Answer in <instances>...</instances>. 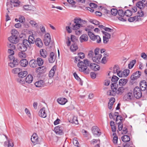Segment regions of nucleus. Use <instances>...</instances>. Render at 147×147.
Here are the masks:
<instances>
[{"instance_id":"f257e3e1","label":"nucleus","mask_w":147,"mask_h":147,"mask_svg":"<svg viewBox=\"0 0 147 147\" xmlns=\"http://www.w3.org/2000/svg\"><path fill=\"white\" fill-rule=\"evenodd\" d=\"M94 71H96L100 69L99 66L94 63H90V62L87 59L84 60L83 61L79 62L78 64V66L79 68L80 71L83 72L84 73L87 74H89L90 70L88 68V66Z\"/></svg>"},{"instance_id":"f03ea898","label":"nucleus","mask_w":147,"mask_h":147,"mask_svg":"<svg viewBox=\"0 0 147 147\" xmlns=\"http://www.w3.org/2000/svg\"><path fill=\"white\" fill-rule=\"evenodd\" d=\"M86 22V21L83 20L80 18H76L71 22L72 29L74 30L78 29L83 26L82 24H85Z\"/></svg>"},{"instance_id":"7ed1b4c3","label":"nucleus","mask_w":147,"mask_h":147,"mask_svg":"<svg viewBox=\"0 0 147 147\" xmlns=\"http://www.w3.org/2000/svg\"><path fill=\"white\" fill-rule=\"evenodd\" d=\"M31 47V45L26 39L24 40L22 43H20L18 45L19 50L22 51H26L28 47L30 48Z\"/></svg>"},{"instance_id":"20e7f679","label":"nucleus","mask_w":147,"mask_h":147,"mask_svg":"<svg viewBox=\"0 0 147 147\" xmlns=\"http://www.w3.org/2000/svg\"><path fill=\"white\" fill-rule=\"evenodd\" d=\"M142 91L138 86L136 87L134 89V97L137 98H139L142 96Z\"/></svg>"},{"instance_id":"39448f33","label":"nucleus","mask_w":147,"mask_h":147,"mask_svg":"<svg viewBox=\"0 0 147 147\" xmlns=\"http://www.w3.org/2000/svg\"><path fill=\"white\" fill-rule=\"evenodd\" d=\"M88 34L90 38L92 40H96V42L97 43H100L101 42V39L99 36H95L90 31L88 32Z\"/></svg>"},{"instance_id":"423d86ee","label":"nucleus","mask_w":147,"mask_h":147,"mask_svg":"<svg viewBox=\"0 0 147 147\" xmlns=\"http://www.w3.org/2000/svg\"><path fill=\"white\" fill-rule=\"evenodd\" d=\"M100 129L96 126H93L92 128V131L93 135L96 137H99L101 135Z\"/></svg>"},{"instance_id":"0eeeda50","label":"nucleus","mask_w":147,"mask_h":147,"mask_svg":"<svg viewBox=\"0 0 147 147\" xmlns=\"http://www.w3.org/2000/svg\"><path fill=\"white\" fill-rule=\"evenodd\" d=\"M134 98L132 93L129 92L125 94L123 97V100H124L129 101Z\"/></svg>"},{"instance_id":"6e6552de","label":"nucleus","mask_w":147,"mask_h":147,"mask_svg":"<svg viewBox=\"0 0 147 147\" xmlns=\"http://www.w3.org/2000/svg\"><path fill=\"white\" fill-rule=\"evenodd\" d=\"M9 40L11 43H16L18 41V39L17 36L15 35H12L8 38Z\"/></svg>"},{"instance_id":"1a4fd4ad","label":"nucleus","mask_w":147,"mask_h":147,"mask_svg":"<svg viewBox=\"0 0 147 147\" xmlns=\"http://www.w3.org/2000/svg\"><path fill=\"white\" fill-rule=\"evenodd\" d=\"M147 86V83L146 81L143 80L141 81L140 83V88L142 91H144L146 90Z\"/></svg>"},{"instance_id":"9d476101","label":"nucleus","mask_w":147,"mask_h":147,"mask_svg":"<svg viewBox=\"0 0 147 147\" xmlns=\"http://www.w3.org/2000/svg\"><path fill=\"white\" fill-rule=\"evenodd\" d=\"M63 127L62 126L58 125L55 127L54 129L57 134L62 135L63 133Z\"/></svg>"},{"instance_id":"9b49d317","label":"nucleus","mask_w":147,"mask_h":147,"mask_svg":"<svg viewBox=\"0 0 147 147\" xmlns=\"http://www.w3.org/2000/svg\"><path fill=\"white\" fill-rule=\"evenodd\" d=\"M141 72L139 71H136L131 76L130 78L132 80H134L140 77L141 75Z\"/></svg>"},{"instance_id":"f8f14e48","label":"nucleus","mask_w":147,"mask_h":147,"mask_svg":"<svg viewBox=\"0 0 147 147\" xmlns=\"http://www.w3.org/2000/svg\"><path fill=\"white\" fill-rule=\"evenodd\" d=\"M31 140L34 144H36L38 143V137L36 133H34L33 134L31 138Z\"/></svg>"},{"instance_id":"ddd939ff","label":"nucleus","mask_w":147,"mask_h":147,"mask_svg":"<svg viewBox=\"0 0 147 147\" xmlns=\"http://www.w3.org/2000/svg\"><path fill=\"white\" fill-rule=\"evenodd\" d=\"M117 13L120 16L118 18L119 20L122 21H125L126 20L123 18V16L125 15V12H123L122 9H119L117 11Z\"/></svg>"},{"instance_id":"4468645a","label":"nucleus","mask_w":147,"mask_h":147,"mask_svg":"<svg viewBox=\"0 0 147 147\" xmlns=\"http://www.w3.org/2000/svg\"><path fill=\"white\" fill-rule=\"evenodd\" d=\"M9 63V65L11 67L17 66L19 64V61L17 59H13V60Z\"/></svg>"},{"instance_id":"2eb2a0df","label":"nucleus","mask_w":147,"mask_h":147,"mask_svg":"<svg viewBox=\"0 0 147 147\" xmlns=\"http://www.w3.org/2000/svg\"><path fill=\"white\" fill-rule=\"evenodd\" d=\"M55 57L54 53L53 52H51L50 54L49 57L48 58L49 62L50 63H53L55 60Z\"/></svg>"},{"instance_id":"dca6fc26","label":"nucleus","mask_w":147,"mask_h":147,"mask_svg":"<svg viewBox=\"0 0 147 147\" xmlns=\"http://www.w3.org/2000/svg\"><path fill=\"white\" fill-rule=\"evenodd\" d=\"M102 56L101 55L99 54V55H98V56H95L94 57H93L92 58V59L94 62L96 63H98L100 62Z\"/></svg>"},{"instance_id":"f3484780","label":"nucleus","mask_w":147,"mask_h":147,"mask_svg":"<svg viewBox=\"0 0 147 147\" xmlns=\"http://www.w3.org/2000/svg\"><path fill=\"white\" fill-rule=\"evenodd\" d=\"M38 115L39 116L43 118H45L47 117L45 108H43L40 109L38 112Z\"/></svg>"},{"instance_id":"a211bd4d","label":"nucleus","mask_w":147,"mask_h":147,"mask_svg":"<svg viewBox=\"0 0 147 147\" xmlns=\"http://www.w3.org/2000/svg\"><path fill=\"white\" fill-rule=\"evenodd\" d=\"M57 101L59 104L61 105L65 104L67 101V99L64 98H59Z\"/></svg>"},{"instance_id":"6ab92c4d","label":"nucleus","mask_w":147,"mask_h":147,"mask_svg":"<svg viewBox=\"0 0 147 147\" xmlns=\"http://www.w3.org/2000/svg\"><path fill=\"white\" fill-rule=\"evenodd\" d=\"M35 42L36 46L39 47L41 48L43 46V43L40 38H37L36 39Z\"/></svg>"},{"instance_id":"aec40b11","label":"nucleus","mask_w":147,"mask_h":147,"mask_svg":"<svg viewBox=\"0 0 147 147\" xmlns=\"http://www.w3.org/2000/svg\"><path fill=\"white\" fill-rule=\"evenodd\" d=\"M45 85L44 82L42 80H40L36 82L35 83V85L37 87H43Z\"/></svg>"},{"instance_id":"412c9836","label":"nucleus","mask_w":147,"mask_h":147,"mask_svg":"<svg viewBox=\"0 0 147 147\" xmlns=\"http://www.w3.org/2000/svg\"><path fill=\"white\" fill-rule=\"evenodd\" d=\"M88 36L86 34L82 35L80 38V40L81 42H86L88 40Z\"/></svg>"},{"instance_id":"4be33fe9","label":"nucleus","mask_w":147,"mask_h":147,"mask_svg":"<svg viewBox=\"0 0 147 147\" xmlns=\"http://www.w3.org/2000/svg\"><path fill=\"white\" fill-rule=\"evenodd\" d=\"M29 65L30 67L32 68L36 67L37 65L36 60L32 59L30 60L29 62Z\"/></svg>"},{"instance_id":"5701e85b","label":"nucleus","mask_w":147,"mask_h":147,"mask_svg":"<svg viewBox=\"0 0 147 147\" xmlns=\"http://www.w3.org/2000/svg\"><path fill=\"white\" fill-rule=\"evenodd\" d=\"M33 80V77L31 75H28L25 79V81L28 84L31 83Z\"/></svg>"},{"instance_id":"b1692460","label":"nucleus","mask_w":147,"mask_h":147,"mask_svg":"<svg viewBox=\"0 0 147 147\" xmlns=\"http://www.w3.org/2000/svg\"><path fill=\"white\" fill-rule=\"evenodd\" d=\"M128 80L126 79H121L119 80V85L121 86H125Z\"/></svg>"},{"instance_id":"393cba45","label":"nucleus","mask_w":147,"mask_h":147,"mask_svg":"<svg viewBox=\"0 0 147 147\" xmlns=\"http://www.w3.org/2000/svg\"><path fill=\"white\" fill-rule=\"evenodd\" d=\"M28 74V72L26 71H22L21 70L20 72H19L18 74V76L19 78H23L25 77Z\"/></svg>"},{"instance_id":"a878e982","label":"nucleus","mask_w":147,"mask_h":147,"mask_svg":"<svg viewBox=\"0 0 147 147\" xmlns=\"http://www.w3.org/2000/svg\"><path fill=\"white\" fill-rule=\"evenodd\" d=\"M136 6L140 9H142L145 7L144 3L141 1H138L136 4Z\"/></svg>"},{"instance_id":"bb28decb","label":"nucleus","mask_w":147,"mask_h":147,"mask_svg":"<svg viewBox=\"0 0 147 147\" xmlns=\"http://www.w3.org/2000/svg\"><path fill=\"white\" fill-rule=\"evenodd\" d=\"M56 70V67L54 66L49 72V76L50 78H52L53 77Z\"/></svg>"},{"instance_id":"cd10ccee","label":"nucleus","mask_w":147,"mask_h":147,"mask_svg":"<svg viewBox=\"0 0 147 147\" xmlns=\"http://www.w3.org/2000/svg\"><path fill=\"white\" fill-rule=\"evenodd\" d=\"M20 65L24 67H26L28 64V61L26 59H22L20 61Z\"/></svg>"},{"instance_id":"c85d7f7f","label":"nucleus","mask_w":147,"mask_h":147,"mask_svg":"<svg viewBox=\"0 0 147 147\" xmlns=\"http://www.w3.org/2000/svg\"><path fill=\"white\" fill-rule=\"evenodd\" d=\"M78 49L77 45L76 43L72 44L71 46L70 49L72 52H74L76 51Z\"/></svg>"},{"instance_id":"c756f323","label":"nucleus","mask_w":147,"mask_h":147,"mask_svg":"<svg viewBox=\"0 0 147 147\" xmlns=\"http://www.w3.org/2000/svg\"><path fill=\"white\" fill-rule=\"evenodd\" d=\"M25 51H20L18 54V55L21 58H26L27 56L25 52Z\"/></svg>"},{"instance_id":"7c9ffc66","label":"nucleus","mask_w":147,"mask_h":147,"mask_svg":"<svg viewBox=\"0 0 147 147\" xmlns=\"http://www.w3.org/2000/svg\"><path fill=\"white\" fill-rule=\"evenodd\" d=\"M10 4L14 6H18L19 5L20 1L18 0H10Z\"/></svg>"},{"instance_id":"2f4dec72","label":"nucleus","mask_w":147,"mask_h":147,"mask_svg":"<svg viewBox=\"0 0 147 147\" xmlns=\"http://www.w3.org/2000/svg\"><path fill=\"white\" fill-rule=\"evenodd\" d=\"M110 125L111 127L112 131L113 132H115L116 131V126L115 124V122L111 121L110 122Z\"/></svg>"},{"instance_id":"473e14b6","label":"nucleus","mask_w":147,"mask_h":147,"mask_svg":"<svg viewBox=\"0 0 147 147\" xmlns=\"http://www.w3.org/2000/svg\"><path fill=\"white\" fill-rule=\"evenodd\" d=\"M121 139L124 142H128L130 140V138L129 136L127 135H124L121 137Z\"/></svg>"},{"instance_id":"72a5a7b5","label":"nucleus","mask_w":147,"mask_h":147,"mask_svg":"<svg viewBox=\"0 0 147 147\" xmlns=\"http://www.w3.org/2000/svg\"><path fill=\"white\" fill-rule=\"evenodd\" d=\"M116 85L117 82H114L112 84L111 86V90L114 93H115V94L116 93V91L117 88V87L116 86Z\"/></svg>"},{"instance_id":"f704fd0d","label":"nucleus","mask_w":147,"mask_h":147,"mask_svg":"<svg viewBox=\"0 0 147 147\" xmlns=\"http://www.w3.org/2000/svg\"><path fill=\"white\" fill-rule=\"evenodd\" d=\"M40 53L41 56L44 58H45L47 54V51L45 49H42L40 51Z\"/></svg>"},{"instance_id":"c9c22d12","label":"nucleus","mask_w":147,"mask_h":147,"mask_svg":"<svg viewBox=\"0 0 147 147\" xmlns=\"http://www.w3.org/2000/svg\"><path fill=\"white\" fill-rule=\"evenodd\" d=\"M28 41L30 45L31 44H33L35 42V41L34 40V38L33 36H29Z\"/></svg>"},{"instance_id":"e433bc0d","label":"nucleus","mask_w":147,"mask_h":147,"mask_svg":"<svg viewBox=\"0 0 147 147\" xmlns=\"http://www.w3.org/2000/svg\"><path fill=\"white\" fill-rule=\"evenodd\" d=\"M45 68L44 66L39 67L36 69V72L38 74L42 73L43 72V70Z\"/></svg>"},{"instance_id":"4c0bfd02","label":"nucleus","mask_w":147,"mask_h":147,"mask_svg":"<svg viewBox=\"0 0 147 147\" xmlns=\"http://www.w3.org/2000/svg\"><path fill=\"white\" fill-rule=\"evenodd\" d=\"M36 61L37 63V65H38L39 66L42 65L43 63V61L41 58L38 57L37 58Z\"/></svg>"},{"instance_id":"58836bf2","label":"nucleus","mask_w":147,"mask_h":147,"mask_svg":"<svg viewBox=\"0 0 147 147\" xmlns=\"http://www.w3.org/2000/svg\"><path fill=\"white\" fill-rule=\"evenodd\" d=\"M125 88H124L121 86L119 87L116 91V93L118 94H121L124 92Z\"/></svg>"},{"instance_id":"ea45409f","label":"nucleus","mask_w":147,"mask_h":147,"mask_svg":"<svg viewBox=\"0 0 147 147\" xmlns=\"http://www.w3.org/2000/svg\"><path fill=\"white\" fill-rule=\"evenodd\" d=\"M71 40L72 42L74 43H76L77 42H78V40L77 38L74 35H71Z\"/></svg>"},{"instance_id":"a19ab883","label":"nucleus","mask_w":147,"mask_h":147,"mask_svg":"<svg viewBox=\"0 0 147 147\" xmlns=\"http://www.w3.org/2000/svg\"><path fill=\"white\" fill-rule=\"evenodd\" d=\"M132 12L131 11L127 9L125 12V15L127 17H130L132 16Z\"/></svg>"},{"instance_id":"79ce46f5","label":"nucleus","mask_w":147,"mask_h":147,"mask_svg":"<svg viewBox=\"0 0 147 147\" xmlns=\"http://www.w3.org/2000/svg\"><path fill=\"white\" fill-rule=\"evenodd\" d=\"M73 143L77 147H79V144L77 140V139L76 138H74L72 141Z\"/></svg>"},{"instance_id":"37998d69","label":"nucleus","mask_w":147,"mask_h":147,"mask_svg":"<svg viewBox=\"0 0 147 147\" xmlns=\"http://www.w3.org/2000/svg\"><path fill=\"white\" fill-rule=\"evenodd\" d=\"M136 60H134L131 61L128 64V67L129 69L132 68L134 65L136 63Z\"/></svg>"},{"instance_id":"c03bdc74","label":"nucleus","mask_w":147,"mask_h":147,"mask_svg":"<svg viewBox=\"0 0 147 147\" xmlns=\"http://www.w3.org/2000/svg\"><path fill=\"white\" fill-rule=\"evenodd\" d=\"M113 135L114 136L113 139V142L114 144H117V143L118 137L116 135L115 133H114Z\"/></svg>"},{"instance_id":"a18cd8bd","label":"nucleus","mask_w":147,"mask_h":147,"mask_svg":"<svg viewBox=\"0 0 147 147\" xmlns=\"http://www.w3.org/2000/svg\"><path fill=\"white\" fill-rule=\"evenodd\" d=\"M29 23L32 26L35 28H36L38 26V24L33 20H30Z\"/></svg>"},{"instance_id":"49530a36","label":"nucleus","mask_w":147,"mask_h":147,"mask_svg":"<svg viewBox=\"0 0 147 147\" xmlns=\"http://www.w3.org/2000/svg\"><path fill=\"white\" fill-rule=\"evenodd\" d=\"M111 14L114 16H115L117 13L118 11L117 9L113 8L111 9Z\"/></svg>"},{"instance_id":"de8ad7c7","label":"nucleus","mask_w":147,"mask_h":147,"mask_svg":"<svg viewBox=\"0 0 147 147\" xmlns=\"http://www.w3.org/2000/svg\"><path fill=\"white\" fill-rule=\"evenodd\" d=\"M22 69H20V68H15L13 69L12 70V72L14 74H18L19 72H20Z\"/></svg>"},{"instance_id":"09e8293b","label":"nucleus","mask_w":147,"mask_h":147,"mask_svg":"<svg viewBox=\"0 0 147 147\" xmlns=\"http://www.w3.org/2000/svg\"><path fill=\"white\" fill-rule=\"evenodd\" d=\"M102 32L105 35V36H103L106 38H108L109 39H110L111 38V35L110 34L104 31H102Z\"/></svg>"},{"instance_id":"8fccbe9b","label":"nucleus","mask_w":147,"mask_h":147,"mask_svg":"<svg viewBox=\"0 0 147 147\" xmlns=\"http://www.w3.org/2000/svg\"><path fill=\"white\" fill-rule=\"evenodd\" d=\"M89 21L90 22H91L95 25H98L99 24V22L98 21H97V20H92V19H90L89 20Z\"/></svg>"},{"instance_id":"3c124183","label":"nucleus","mask_w":147,"mask_h":147,"mask_svg":"<svg viewBox=\"0 0 147 147\" xmlns=\"http://www.w3.org/2000/svg\"><path fill=\"white\" fill-rule=\"evenodd\" d=\"M118 125V128L119 131H121L123 128V124L122 122H119V123H116Z\"/></svg>"},{"instance_id":"603ef678","label":"nucleus","mask_w":147,"mask_h":147,"mask_svg":"<svg viewBox=\"0 0 147 147\" xmlns=\"http://www.w3.org/2000/svg\"><path fill=\"white\" fill-rule=\"evenodd\" d=\"M51 40V39L44 38V42L46 46L48 45L50 42Z\"/></svg>"},{"instance_id":"864d4df0","label":"nucleus","mask_w":147,"mask_h":147,"mask_svg":"<svg viewBox=\"0 0 147 147\" xmlns=\"http://www.w3.org/2000/svg\"><path fill=\"white\" fill-rule=\"evenodd\" d=\"M129 73V70L128 69L124 70L123 72V75L125 76H127Z\"/></svg>"},{"instance_id":"5fc2aeb1","label":"nucleus","mask_w":147,"mask_h":147,"mask_svg":"<svg viewBox=\"0 0 147 147\" xmlns=\"http://www.w3.org/2000/svg\"><path fill=\"white\" fill-rule=\"evenodd\" d=\"M13 43H11V44H8V46L9 49L11 50H15L16 49L15 46L13 45Z\"/></svg>"},{"instance_id":"6e6d98bb","label":"nucleus","mask_w":147,"mask_h":147,"mask_svg":"<svg viewBox=\"0 0 147 147\" xmlns=\"http://www.w3.org/2000/svg\"><path fill=\"white\" fill-rule=\"evenodd\" d=\"M119 79V78L117 76H113L112 78L111 81L112 82H117Z\"/></svg>"},{"instance_id":"4d7b16f0","label":"nucleus","mask_w":147,"mask_h":147,"mask_svg":"<svg viewBox=\"0 0 147 147\" xmlns=\"http://www.w3.org/2000/svg\"><path fill=\"white\" fill-rule=\"evenodd\" d=\"M74 76L75 78L78 81H80L81 83H82L81 80V79L79 77L77 74L75 72L74 73Z\"/></svg>"},{"instance_id":"13d9d810","label":"nucleus","mask_w":147,"mask_h":147,"mask_svg":"<svg viewBox=\"0 0 147 147\" xmlns=\"http://www.w3.org/2000/svg\"><path fill=\"white\" fill-rule=\"evenodd\" d=\"M123 130L122 131V134H125L127 132V129L126 127H124L123 128Z\"/></svg>"},{"instance_id":"bf43d9fd","label":"nucleus","mask_w":147,"mask_h":147,"mask_svg":"<svg viewBox=\"0 0 147 147\" xmlns=\"http://www.w3.org/2000/svg\"><path fill=\"white\" fill-rule=\"evenodd\" d=\"M107 94L108 95L114 96L115 95V93H114L112 90H109L107 92Z\"/></svg>"},{"instance_id":"052dcab7","label":"nucleus","mask_w":147,"mask_h":147,"mask_svg":"<svg viewBox=\"0 0 147 147\" xmlns=\"http://www.w3.org/2000/svg\"><path fill=\"white\" fill-rule=\"evenodd\" d=\"M104 30L106 31H107L108 32H113L114 30L113 29L110 28H109L105 27L104 28Z\"/></svg>"},{"instance_id":"680f3d73","label":"nucleus","mask_w":147,"mask_h":147,"mask_svg":"<svg viewBox=\"0 0 147 147\" xmlns=\"http://www.w3.org/2000/svg\"><path fill=\"white\" fill-rule=\"evenodd\" d=\"M88 56L89 58H92L93 57H94V53L93 51H89L88 54Z\"/></svg>"},{"instance_id":"e2e57ef3","label":"nucleus","mask_w":147,"mask_h":147,"mask_svg":"<svg viewBox=\"0 0 147 147\" xmlns=\"http://www.w3.org/2000/svg\"><path fill=\"white\" fill-rule=\"evenodd\" d=\"M118 67L115 65L113 68V72L114 73H117L119 71L118 70Z\"/></svg>"},{"instance_id":"0e129e2a","label":"nucleus","mask_w":147,"mask_h":147,"mask_svg":"<svg viewBox=\"0 0 147 147\" xmlns=\"http://www.w3.org/2000/svg\"><path fill=\"white\" fill-rule=\"evenodd\" d=\"M122 117L121 115H119L118 116H117V117H116V123H117L118 120H120V122H122Z\"/></svg>"},{"instance_id":"69168bd1","label":"nucleus","mask_w":147,"mask_h":147,"mask_svg":"<svg viewBox=\"0 0 147 147\" xmlns=\"http://www.w3.org/2000/svg\"><path fill=\"white\" fill-rule=\"evenodd\" d=\"M79 57L80 59H83L85 57L84 53H78Z\"/></svg>"},{"instance_id":"338daca9","label":"nucleus","mask_w":147,"mask_h":147,"mask_svg":"<svg viewBox=\"0 0 147 147\" xmlns=\"http://www.w3.org/2000/svg\"><path fill=\"white\" fill-rule=\"evenodd\" d=\"M138 13L139 15L138 16L140 17H142L144 16V13L143 11L141 10L138 11Z\"/></svg>"},{"instance_id":"774afa93","label":"nucleus","mask_w":147,"mask_h":147,"mask_svg":"<svg viewBox=\"0 0 147 147\" xmlns=\"http://www.w3.org/2000/svg\"><path fill=\"white\" fill-rule=\"evenodd\" d=\"M115 98L113 97L111 98L109 100V102H110V104L112 105H113L114 103L115 102Z\"/></svg>"}]
</instances>
